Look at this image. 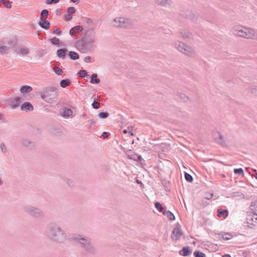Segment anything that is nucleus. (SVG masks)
<instances>
[{
	"label": "nucleus",
	"mask_w": 257,
	"mask_h": 257,
	"mask_svg": "<svg viewBox=\"0 0 257 257\" xmlns=\"http://www.w3.org/2000/svg\"><path fill=\"white\" fill-rule=\"evenodd\" d=\"M45 235L51 241L63 243L67 239L65 231L55 221L48 223L45 229Z\"/></svg>",
	"instance_id": "obj_1"
},
{
	"label": "nucleus",
	"mask_w": 257,
	"mask_h": 257,
	"mask_svg": "<svg viewBox=\"0 0 257 257\" xmlns=\"http://www.w3.org/2000/svg\"><path fill=\"white\" fill-rule=\"evenodd\" d=\"M94 29L95 27L86 30L83 37L76 42L75 46L81 53H86L92 49L90 45L96 42Z\"/></svg>",
	"instance_id": "obj_2"
},
{
	"label": "nucleus",
	"mask_w": 257,
	"mask_h": 257,
	"mask_svg": "<svg viewBox=\"0 0 257 257\" xmlns=\"http://www.w3.org/2000/svg\"><path fill=\"white\" fill-rule=\"evenodd\" d=\"M72 240L78 243L86 252L92 255L97 253L96 247L92 244L91 239L88 237L77 234L73 237Z\"/></svg>",
	"instance_id": "obj_3"
},
{
	"label": "nucleus",
	"mask_w": 257,
	"mask_h": 257,
	"mask_svg": "<svg viewBox=\"0 0 257 257\" xmlns=\"http://www.w3.org/2000/svg\"><path fill=\"white\" fill-rule=\"evenodd\" d=\"M58 89L54 86L47 87L41 92V97L46 102L53 103L56 101Z\"/></svg>",
	"instance_id": "obj_4"
},
{
	"label": "nucleus",
	"mask_w": 257,
	"mask_h": 257,
	"mask_svg": "<svg viewBox=\"0 0 257 257\" xmlns=\"http://www.w3.org/2000/svg\"><path fill=\"white\" fill-rule=\"evenodd\" d=\"M232 33L236 36L246 39H252L254 37V32L252 29H247L241 26H236L233 28Z\"/></svg>",
	"instance_id": "obj_5"
},
{
	"label": "nucleus",
	"mask_w": 257,
	"mask_h": 257,
	"mask_svg": "<svg viewBox=\"0 0 257 257\" xmlns=\"http://www.w3.org/2000/svg\"><path fill=\"white\" fill-rule=\"evenodd\" d=\"M23 209L28 215L34 218H41L45 216V213L42 210L32 205H26Z\"/></svg>",
	"instance_id": "obj_6"
},
{
	"label": "nucleus",
	"mask_w": 257,
	"mask_h": 257,
	"mask_svg": "<svg viewBox=\"0 0 257 257\" xmlns=\"http://www.w3.org/2000/svg\"><path fill=\"white\" fill-rule=\"evenodd\" d=\"M175 47L181 52L186 55L192 56L195 53L194 50L184 43L177 42L175 44Z\"/></svg>",
	"instance_id": "obj_7"
},
{
	"label": "nucleus",
	"mask_w": 257,
	"mask_h": 257,
	"mask_svg": "<svg viewBox=\"0 0 257 257\" xmlns=\"http://www.w3.org/2000/svg\"><path fill=\"white\" fill-rule=\"evenodd\" d=\"M23 100V98L21 97L17 96L16 97H12L7 99L5 100L6 103L11 106L13 108H16L18 107Z\"/></svg>",
	"instance_id": "obj_8"
},
{
	"label": "nucleus",
	"mask_w": 257,
	"mask_h": 257,
	"mask_svg": "<svg viewBox=\"0 0 257 257\" xmlns=\"http://www.w3.org/2000/svg\"><path fill=\"white\" fill-rule=\"evenodd\" d=\"M183 235V231L180 228V225L179 227L176 226L173 230L171 238L173 240H178L180 239L181 236Z\"/></svg>",
	"instance_id": "obj_9"
},
{
	"label": "nucleus",
	"mask_w": 257,
	"mask_h": 257,
	"mask_svg": "<svg viewBox=\"0 0 257 257\" xmlns=\"http://www.w3.org/2000/svg\"><path fill=\"white\" fill-rule=\"evenodd\" d=\"M183 17L191 20L193 22H196L198 20V16L191 10H186L182 14Z\"/></svg>",
	"instance_id": "obj_10"
},
{
	"label": "nucleus",
	"mask_w": 257,
	"mask_h": 257,
	"mask_svg": "<svg viewBox=\"0 0 257 257\" xmlns=\"http://www.w3.org/2000/svg\"><path fill=\"white\" fill-rule=\"evenodd\" d=\"M21 145L26 148L27 149L29 150H31L36 147V144L35 142H32L29 140L27 139H22L21 140Z\"/></svg>",
	"instance_id": "obj_11"
},
{
	"label": "nucleus",
	"mask_w": 257,
	"mask_h": 257,
	"mask_svg": "<svg viewBox=\"0 0 257 257\" xmlns=\"http://www.w3.org/2000/svg\"><path fill=\"white\" fill-rule=\"evenodd\" d=\"M247 226L249 228H252L251 225L255 226L257 224V216L253 215H249L246 218Z\"/></svg>",
	"instance_id": "obj_12"
},
{
	"label": "nucleus",
	"mask_w": 257,
	"mask_h": 257,
	"mask_svg": "<svg viewBox=\"0 0 257 257\" xmlns=\"http://www.w3.org/2000/svg\"><path fill=\"white\" fill-rule=\"evenodd\" d=\"M127 157L130 159L138 162L141 164H143L145 162V160L141 155L135 153H133L131 155H128Z\"/></svg>",
	"instance_id": "obj_13"
},
{
	"label": "nucleus",
	"mask_w": 257,
	"mask_h": 257,
	"mask_svg": "<svg viewBox=\"0 0 257 257\" xmlns=\"http://www.w3.org/2000/svg\"><path fill=\"white\" fill-rule=\"evenodd\" d=\"M179 36L180 37H182L185 39H193L192 33L186 29H183V30H181L179 33Z\"/></svg>",
	"instance_id": "obj_14"
},
{
	"label": "nucleus",
	"mask_w": 257,
	"mask_h": 257,
	"mask_svg": "<svg viewBox=\"0 0 257 257\" xmlns=\"http://www.w3.org/2000/svg\"><path fill=\"white\" fill-rule=\"evenodd\" d=\"M38 25L45 30H48L50 27V23L46 20V18H40Z\"/></svg>",
	"instance_id": "obj_15"
},
{
	"label": "nucleus",
	"mask_w": 257,
	"mask_h": 257,
	"mask_svg": "<svg viewBox=\"0 0 257 257\" xmlns=\"http://www.w3.org/2000/svg\"><path fill=\"white\" fill-rule=\"evenodd\" d=\"M119 24L117 26H120V27L127 28L132 24V21L130 19H125L124 18H119Z\"/></svg>",
	"instance_id": "obj_16"
},
{
	"label": "nucleus",
	"mask_w": 257,
	"mask_h": 257,
	"mask_svg": "<svg viewBox=\"0 0 257 257\" xmlns=\"http://www.w3.org/2000/svg\"><path fill=\"white\" fill-rule=\"evenodd\" d=\"M21 109L25 111H32L34 110V107L30 102H25L21 105Z\"/></svg>",
	"instance_id": "obj_17"
},
{
	"label": "nucleus",
	"mask_w": 257,
	"mask_h": 257,
	"mask_svg": "<svg viewBox=\"0 0 257 257\" xmlns=\"http://www.w3.org/2000/svg\"><path fill=\"white\" fill-rule=\"evenodd\" d=\"M192 253V250L188 246L183 247L180 251L179 254L184 256H188Z\"/></svg>",
	"instance_id": "obj_18"
},
{
	"label": "nucleus",
	"mask_w": 257,
	"mask_h": 257,
	"mask_svg": "<svg viewBox=\"0 0 257 257\" xmlns=\"http://www.w3.org/2000/svg\"><path fill=\"white\" fill-rule=\"evenodd\" d=\"M83 29V27L82 26H76L70 30L69 34L71 36L75 35L77 33L82 32Z\"/></svg>",
	"instance_id": "obj_19"
},
{
	"label": "nucleus",
	"mask_w": 257,
	"mask_h": 257,
	"mask_svg": "<svg viewBox=\"0 0 257 257\" xmlns=\"http://www.w3.org/2000/svg\"><path fill=\"white\" fill-rule=\"evenodd\" d=\"M67 52L68 50L66 48L59 49L57 51V56L62 59H64L67 55Z\"/></svg>",
	"instance_id": "obj_20"
},
{
	"label": "nucleus",
	"mask_w": 257,
	"mask_h": 257,
	"mask_svg": "<svg viewBox=\"0 0 257 257\" xmlns=\"http://www.w3.org/2000/svg\"><path fill=\"white\" fill-rule=\"evenodd\" d=\"M85 22L84 24V27L86 30H87L89 28H92V26H93V22L92 19L90 18H85ZM94 27H93V28Z\"/></svg>",
	"instance_id": "obj_21"
},
{
	"label": "nucleus",
	"mask_w": 257,
	"mask_h": 257,
	"mask_svg": "<svg viewBox=\"0 0 257 257\" xmlns=\"http://www.w3.org/2000/svg\"><path fill=\"white\" fill-rule=\"evenodd\" d=\"M32 90V87L29 85H23L21 87L20 89V92L24 94L29 93Z\"/></svg>",
	"instance_id": "obj_22"
},
{
	"label": "nucleus",
	"mask_w": 257,
	"mask_h": 257,
	"mask_svg": "<svg viewBox=\"0 0 257 257\" xmlns=\"http://www.w3.org/2000/svg\"><path fill=\"white\" fill-rule=\"evenodd\" d=\"M228 215V211L227 209H217V215L219 217H223L225 218Z\"/></svg>",
	"instance_id": "obj_23"
},
{
	"label": "nucleus",
	"mask_w": 257,
	"mask_h": 257,
	"mask_svg": "<svg viewBox=\"0 0 257 257\" xmlns=\"http://www.w3.org/2000/svg\"><path fill=\"white\" fill-rule=\"evenodd\" d=\"M218 236L219 239L222 238L224 240H228L233 237L230 233H225L224 234L222 233H219L218 234Z\"/></svg>",
	"instance_id": "obj_24"
},
{
	"label": "nucleus",
	"mask_w": 257,
	"mask_h": 257,
	"mask_svg": "<svg viewBox=\"0 0 257 257\" xmlns=\"http://www.w3.org/2000/svg\"><path fill=\"white\" fill-rule=\"evenodd\" d=\"M163 215L166 216L170 221H174L175 220V216L174 214L170 211L164 210Z\"/></svg>",
	"instance_id": "obj_25"
},
{
	"label": "nucleus",
	"mask_w": 257,
	"mask_h": 257,
	"mask_svg": "<svg viewBox=\"0 0 257 257\" xmlns=\"http://www.w3.org/2000/svg\"><path fill=\"white\" fill-rule=\"evenodd\" d=\"M73 114V111L70 108H65L61 113V115L64 117L70 116Z\"/></svg>",
	"instance_id": "obj_26"
},
{
	"label": "nucleus",
	"mask_w": 257,
	"mask_h": 257,
	"mask_svg": "<svg viewBox=\"0 0 257 257\" xmlns=\"http://www.w3.org/2000/svg\"><path fill=\"white\" fill-rule=\"evenodd\" d=\"M71 83V80L69 79H62L60 81V86L62 88H65L67 86H69Z\"/></svg>",
	"instance_id": "obj_27"
},
{
	"label": "nucleus",
	"mask_w": 257,
	"mask_h": 257,
	"mask_svg": "<svg viewBox=\"0 0 257 257\" xmlns=\"http://www.w3.org/2000/svg\"><path fill=\"white\" fill-rule=\"evenodd\" d=\"M100 79L97 78V74L93 73L91 75L90 82L92 84H98L100 83Z\"/></svg>",
	"instance_id": "obj_28"
},
{
	"label": "nucleus",
	"mask_w": 257,
	"mask_h": 257,
	"mask_svg": "<svg viewBox=\"0 0 257 257\" xmlns=\"http://www.w3.org/2000/svg\"><path fill=\"white\" fill-rule=\"evenodd\" d=\"M68 56L71 60H76L79 58L78 54L74 51H70L68 53Z\"/></svg>",
	"instance_id": "obj_29"
},
{
	"label": "nucleus",
	"mask_w": 257,
	"mask_h": 257,
	"mask_svg": "<svg viewBox=\"0 0 257 257\" xmlns=\"http://www.w3.org/2000/svg\"><path fill=\"white\" fill-rule=\"evenodd\" d=\"M217 135L218 136V138H216V141L217 142V143L222 146V147H224L226 146V143L225 141H224L223 139L222 136L219 134V133H217Z\"/></svg>",
	"instance_id": "obj_30"
},
{
	"label": "nucleus",
	"mask_w": 257,
	"mask_h": 257,
	"mask_svg": "<svg viewBox=\"0 0 257 257\" xmlns=\"http://www.w3.org/2000/svg\"><path fill=\"white\" fill-rule=\"evenodd\" d=\"M155 208L160 212H162L163 214V212L164 210H166V207H163L162 205L159 202H156L155 203Z\"/></svg>",
	"instance_id": "obj_31"
},
{
	"label": "nucleus",
	"mask_w": 257,
	"mask_h": 257,
	"mask_svg": "<svg viewBox=\"0 0 257 257\" xmlns=\"http://www.w3.org/2000/svg\"><path fill=\"white\" fill-rule=\"evenodd\" d=\"M155 2L158 5L165 7L167 4H170L171 0H155Z\"/></svg>",
	"instance_id": "obj_32"
},
{
	"label": "nucleus",
	"mask_w": 257,
	"mask_h": 257,
	"mask_svg": "<svg viewBox=\"0 0 257 257\" xmlns=\"http://www.w3.org/2000/svg\"><path fill=\"white\" fill-rule=\"evenodd\" d=\"M249 207L252 213L255 216H257V202H251Z\"/></svg>",
	"instance_id": "obj_33"
},
{
	"label": "nucleus",
	"mask_w": 257,
	"mask_h": 257,
	"mask_svg": "<svg viewBox=\"0 0 257 257\" xmlns=\"http://www.w3.org/2000/svg\"><path fill=\"white\" fill-rule=\"evenodd\" d=\"M78 75L80 78H84L85 77H88L89 76L85 70H80L78 72Z\"/></svg>",
	"instance_id": "obj_34"
},
{
	"label": "nucleus",
	"mask_w": 257,
	"mask_h": 257,
	"mask_svg": "<svg viewBox=\"0 0 257 257\" xmlns=\"http://www.w3.org/2000/svg\"><path fill=\"white\" fill-rule=\"evenodd\" d=\"M177 95L182 99L184 102H186L190 99V98L186 96L184 93H177Z\"/></svg>",
	"instance_id": "obj_35"
},
{
	"label": "nucleus",
	"mask_w": 257,
	"mask_h": 257,
	"mask_svg": "<svg viewBox=\"0 0 257 257\" xmlns=\"http://www.w3.org/2000/svg\"><path fill=\"white\" fill-rule=\"evenodd\" d=\"M162 184L164 186L165 189L166 191H169L170 190L169 189V185H170V182L168 181H167L166 180H164L162 181Z\"/></svg>",
	"instance_id": "obj_36"
},
{
	"label": "nucleus",
	"mask_w": 257,
	"mask_h": 257,
	"mask_svg": "<svg viewBox=\"0 0 257 257\" xmlns=\"http://www.w3.org/2000/svg\"><path fill=\"white\" fill-rule=\"evenodd\" d=\"M184 176H185V180L187 182H188L189 183H191L193 182V177L189 173L185 172Z\"/></svg>",
	"instance_id": "obj_37"
},
{
	"label": "nucleus",
	"mask_w": 257,
	"mask_h": 257,
	"mask_svg": "<svg viewBox=\"0 0 257 257\" xmlns=\"http://www.w3.org/2000/svg\"><path fill=\"white\" fill-rule=\"evenodd\" d=\"M193 255L194 257H206L205 254L199 250L195 251Z\"/></svg>",
	"instance_id": "obj_38"
},
{
	"label": "nucleus",
	"mask_w": 257,
	"mask_h": 257,
	"mask_svg": "<svg viewBox=\"0 0 257 257\" xmlns=\"http://www.w3.org/2000/svg\"><path fill=\"white\" fill-rule=\"evenodd\" d=\"M9 47L7 45L0 46V53L2 54L7 53Z\"/></svg>",
	"instance_id": "obj_39"
},
{
	"label": "nucleus",
	"mask_w": 257,
	"mask_h": 257,
	"mask_svg": "<svg viewBox=\"0 0 257 257\" xmlns=\"http://www.w3.org/2000/svg\"><path fill=\"white\" fill-rule=\"evenodd\" d=\"M62 178L63 179V181L66 182L70 187L73 186L74 182L72 181V180L65 177H63Z\"/></svg>",
	"instance_id": "obj_40"
},
{
	"label": "nucleus",
	"mask_w": 257,
	"mask_h": 257,
	"mask_svg": "<svg viewBox=\"0 0 257 257\" xmlns=\"http://www.w3.org/2000/svg\"><path fill=\"white\" fill-rule=\"evenodd\" d=\"M233 172L236 175H243L244 174L243 170L242 168H235L233 170Z\"/></svg>",
	"instance_id": "obj_41"
},
{
	"label": "nucleus",
	"mask_w": 257,
	"mask_h": 257,
	"mask_svg": "<svg viewBox=\"0 0 257 257\" xmlns=\"http://www.w3.org/2000/svg\"><path fill=\"white\" fill-rule=\"evenodd\" d=\"M49 14L48 10L46 9H44L42 10L41 12V17L40 18H47Z\"/></svg>",
	"instance_id": "obj_42"
},
{
	"label": "nucleus",
	"mask_w": 257,
	"mask_h": 257,
	"mask_svg": "<svg viewBox=\"0 0 257 257\" xmlns=\"http://www.w3.org/2000/svg\"><path fill=\"white\" fill-rule=\"evenodd\" d=\"M17 40L16 39H13L8 42V45L9 48L11 47H14L17 45Z\"/></svg>",
	"instance_id": "obj_43"
},
{
	"label": "nucleus",
	"mask_w": 257,
	"mask_h": 257,
	"mask_svg": "<svg viewBox=\"0 0 257 257\" xmlns=\"http://www.w3.org/2000/svg\"><path fill=\"white\" fill-rule=\"evenodd\" d=\"M109 115V113L107 112H100L98 114L99 118L104 119L107 118Z\"/></svg>",
	"instance_id": "obj_44"
},
{
	"label": "nucleus",
	"mask_w": 257,
	"mask_h": 257,
	"mask_svg": "<svg viewBox=\"0 0 257 257\" xmlns=\"http://www.w3.org/2000/svg\"><path fill=\"white\" fill-rule=\"evenodd\" d=\"M50 42L52 45H57L60 43V40L56 37H54L50 39Z\"/></svg>",
	"instance_id": "obj_45"
},
{
	"label": "nucleus",
	"mask_w": 257,
	"mask_h": 257,
	"mask_svg": "<svg viewBox=\"0 0 257 257\" xmlns=\"http://www.w3.org/2000/svg\"><path fill=\"white\" fill-rule=\"evenodd\" d=\"M19 52L23 55H26L29 53V49L26 48H21L19 50Z\"/></svg>",
	"instance_id": "obj_46"
},
{
	"label": "nucleus",
	"mask_w": 257,
	"mask_h": 257,
	"mask_svg": "<svg viewBox=\"0 0 257 257\" xmlns=\"http://www.w3.org/2000/svg\"><path fill=\"white\" fill-rule=\"evenodd\" d=\"M75 12H76V9H75L74 7H70L68 8L67 10V13H68V14H70L71 15L74 14L75 13Z\"/></svg>",
	"instance_id": "obj_47"
},
{
	"label": "nucleus",
	"mask_w": 257,
	"mask_h": 257,
	"mask_svg": "<svg viewBox=\"0 0 257 257\" xmlns=\"http://www.w3.org/2000/svg\"><path fill=\"white\" fill-rule=\"evenodd\" d=\"M53 70L58 75H61L63 73L62 70L58 67H54Z\"/></svg>",
	"instance_id": "obj_48"
},
{
	"label": "nucleus",
	"mask_w": 257,
	"mask_h": 257,
	"mask_svg": "<svg viewBox=\"0 0 257 257\" xmlns=\"http://www.w3.org/2000/svg\"><path fill=\"white\" fill-rule=\"evenodd\" d=\"M95 99H96V98H95L93 102L92 103V107L94 109H98L100 106L99 103L96 101Z\"/></svg>",
	"instance_id": "obj_49"
},
{
	"label": "nucleus",
	"mask_w": 257,
	"mask_h": 257,
	"mask_svg": "<svg viewBox=\"0 0 257 257\" xmlns=\"http://www.w3.org/2000/svg\"><path fill=\"white\" fill-rule=\"evenodd\" d=\"M1 149L2 152L6 153L7 151V148L4 143H2L1 144Z\"/></svg>",
	"instance_id": "obj_50"
},
{
	"label": "nucleus",
	"mask_w": 257,
	"mask_h": 257,
	"mask_svg": "<svg viewBox=\"0 0 257 257\" xmlns=\"http://www.w3.org/2000/svg\"><path fill=\"white\" fill-rule=\"evenodd\" d=\"M60 0H46V4L47 5H51L52 4H57L59 3Z\"/></svg>",
	"instance_id": "obj_51"
},
{
	"label": "nucleus",
	"mask_w": 257,
	"mask_h": 257,
	"mask_svg": "<svg viewBox=\"0 0 257 257\" xmlns=\"http://www.w3.org/2000/svg\"><path fill=\"white\" fill-rule=\"evenodd\" d=\"M72 19V17L71 15L70 14H68V13H67L65 15V20L66 21H69L70 20H71V19Z\"/></svg>",
	"instance_id": "obj_52"
},
{
	"label": "nucleus",
	"mask_w": 257,
	"mask_h": 257,
	"mask_svg": "<svg viewBox=\"0 0 257 257\" xmlns=\"http://www.w3.org/2000/svg\"><path fill=\"white\" fill-rule=\"evenodd\" d=\"M3 5H5V6L8 9H10L12 8V5L10 2L8 1L7 0H6V2H5Z\"/></svg>",
	"instance_id": "obj_53"
},
{
	"label": "nucleus",
	"mask_w": 257,
	"mask_h": 257,
	"mask_svg": "<svg viewBox=\"0 0 257 257\" xmlns=\"http://www.w3.org/2000/svg\"><path fill=\"white\" fill-rule=\"evenodd\" d=\"M114 26L117 27H120V26H117L119 24V18H117L114 19Z\"/></svg>",
	"instance_id": "obj_54"
},
{
	"label": "nucleus",
	"mask_w": 257,
	"mask_h": 257,
	"mask_svg": "<svg viewBox=\"0 0 257 257\" xmlns=\"http://www.w3.org/2000/svg\"><path fill=\"white\" fill-rule=\"evenodd\" d=\"M53 32L54 34H55L57 35H60L62 33V31L60 29L57 28V29L54 30Z\"/></svg>",
	"instance_id": "obj_55"
},
{
	"label": "nucleus",
	"mask_w": 257,
	"mask_h": 257,
	"mask_svg": "<svg viewBox=\"0 0 257 257\" xmlns=\"http://www.w3.org/2000/svg\"><path fill=\"white\" fill-rule=\"evenodd\" d=\"M91 60H92L91 57L90 56H86L85 57L84 60L86 63H90V62H91Z\"/></svg>",
	"instance_id": "obj_56"
},
{
	"label": "nucleus",
	"mask_w": 257,
	"mask_h": 257,
	"mask_svg": "<svg viewBox=\"0 0 257 257\" xmlns=\"http://www.w3.org/2000/svg\"><path fill=\"white\" fill-rule=\"evenodd\" d=\"M109 135V134L108 133L104 132L102 133V134L101 135V137L103 139H106V138H108Z\"/></svg>",
	"instance_id": "obj_57"
},
{
	"label": "nucleus",
	"mask_w": 257,
	"mask_h": 257,
	"mask_svg": "<svg viewBox=\"0 0 257 257\" xmlns=\"http://www.w3.org/2000/svg\"><path fill=\"white\" fill-rule=\"evenodd\" d=\"M250 91L252 94L257 96V87L251 88Z\"/></svg>",
	"instance_id": "obj_58"
},
{
	"label": "nucleus",
	"mask_w": 257,
	"mask_h": 257,
	"mask_svg": "<svg viewBox=\"0 0 257 257\" xmlns=\"http://www.w3.org/2000/svg\"><path fill=\"white\" fill-rule=\"evenodd\" d=\"M213 196V193H210V194L209 193V194H206V196L205 197V198L206 199L209 200L211 198H212Z\"/></svg>",
	"instance_id": "obj_59"
},
{
	"label": "nucleus",
	"mask_w": 257,
	"mask_h": 257,
	"mask_svg": "<svg viewBox=\"0 0 257 257\" xmlns=\"http://www.w3.org/2000/svg\"><path fill=\"white\" fill-rule=\"evenodd\" d=\"M56 12L57 15H60L61 14V10L60 9H57Z\"/></svg>",
	"instance_id": "obj_60"
},
{
	"label": "nucleus",
	"mask_w": 257,
	"mask_h": 257,
	"mask_svg": "<svg viewBox=\"0 0 257 257\" xmlns=\"http://www.w3.org/2000/svg\"><path fill=\"white\" fill-rule=\"evenodd\" d=\"M89 121H90V124H91V125H93L95 123L94 119L90 120Z\"/></svg>",
	"instance_id": "obj_61"
},
{
	"label": "nucleus",
	"mask_w": 257,
	"mask_h": 257,
	"mask_svg": "<svg viewBox=\"0 0 257 257\" xmlns=\"http://www.w3.org/2000/svg\"><path fill=\"white\" fill-rule=\"evenodd\" d=\"M136 182L138 184H141V185H143V183H142V181L138 180V179H137Z\"/></svg>",
	"instance_id": "obj_62"
},
{
	"label": "nucleus",
	"mask_w": 257,
	"mask_h": 257,
	"mask_svg": "<svg viewBox=\"0 0 257 257\" xmlns=\"http://www.w3.org/2000/svg\"><path fill=\"white\" fill-rule=\"evenodd\" d=\"M221 257H231L229 254H225L221 256Z\"/></svg>",
	"instance_id": "obj_63"
},
{
	"label": "nucleus",
	"mask_w": 257,
	"mask_h": 257,
	"mask_svg": "<svg viewBox=\"0 0 257 257\" xmlns=\"http://www.w3.org/2000/svg\"><path fill=\"white\" fill-rule=\"evenodd\" d=\"M73 3H78L80 0H70Z\"/></svg>",
	"instance_id": "obj_64"
}]
</instances>
